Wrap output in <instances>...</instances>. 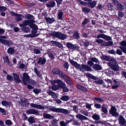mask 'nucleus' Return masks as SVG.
<instances>
[{
  "label": "nucleus",
  "mask_w": 126,
  "mask_h": 126,
  "mask_svg": "<svg viewBox=\"0 0 126 126\" xmlns=\"http://www.w3.org/2000/svg\"><path fill=\"white\" fill-rule=\"evenodd\" d=\"M120 44L122 46L120 47L119 48L123 52L126 53V41H122L121 42Z\"/></svg>",
  "instance_id": "nucleus-6"
},
{
  "label": "nucleus",
  "mask_w": 126,
  "mask_h": 126,
  "mask_svg": "<svg viewBox=\"0 0 126 126\" xmlns=\"http://www.w3.org/2000/svg\"><path fill=\"white\" fill-rule=\"evenodd\" d=\"M30 24V22L29 20H26L21 23L19 24V26L21 27H24Z\"/></svg>",
  "instance_id": "nucleus-19"
},
{
  "label": "nucleus",
  "mask_w": 126,
  "mask_h": 126,
  "mask_svg": "<svg viewBox=\"0 0 126 126\" xmlns=\"http://www.w3.org/2000/svg\"><path fill=\"white\" fill-rule=\"evenodd\" d=\"M29 26L33 29H37L38 27L37 26L34 24H31L29 25Z\"/></svg>",
  "instance_id": "nucleus-42"
},
{
  "label": "nucleus",
  "mask_w": 126,
  "mask_h": 126,
  "mask_svg": "<svg viewBox=\"0 0 126 126\" xmlns=\"http://www.w3.org/2000/svg\"><path fill=\"white\" fill-rule=\"evenodd\" d=\"M3 59L4 63H7V64L9 65L11 64V63L9 60L8 56H6L4 58H3Z\"/></svg>",
  "instance_id": "nucleus-35"
},
{
  "label": "nucleus",
  "mask_w": 126,
  "mask_h": 126,
  "mask_svg": "<svg viewBox=\"0 0 126 126\" xmlns=\"http://www.w3.org/2000/svg\"><path fill=\"white\" fill-rule=\"evenodd\" d=\"M38 35L37 34H28L25 35L24 37H27L33 38L37 36Z\"/></svg>",
  "instance_id": "nucleus-34"
},
{
  "label": "nucleus",
  "mask_w": 126,
  "mask_h": 126,
  "mask_svg": "<svg viewBox=\"0 0 126 126\" xmlns=\"http://www.w3.org/2000/svg\"><path fill=\"white\" fill-rule=\"evenodd\" d=\"M5 123L7 125H10L12 124V123L10 120H8L6 121Z\"/></svg>",
  "instance_id": "nucleus-63"
},
{
  "label": "nucleus",
  "mask_w": 126,
  "mask_h": 126,
  "mask_svg": "<svg viewBox=\"0 0 126 126\" xmlns=\"http://www.w3.org/2000/svg\"><path fill=\"white\" fill-rule=\"evenodd\" d=\"M104 34H100L97 36L96 38H100L104 39Z\"/></svg>",
  "instance_id": "nucleus-62"
},
{
  "label": "nucleus",
  "mask_w": 126,
  "mask_h": 126,
  "mask_svg": "<svg viewBox=\"0 0 126 126\" xmlns=\"http://www.w3.org/2000/svg\"><path fill=\"white\" fill-rule=\"evenodd\" d=\"M94 83L97 84H101L103 83V81L102 80H98L97 81H94Z\"/></svg>",
  "instance_id": "nucleus-54"
},
{
  "label": "nucleus",
  "mask_w": 126,
  "mask_h": 126,
  "mask_svg": "<svg viewBox=\"0 0 126 126\" xmlns=\"http://www.w3.org/2000/svg\"><path fill=\"white\" fill-rule=\"evenodd\" d=\"M13 75L14 76V80L16 82L19 83L21 82V80L18 75L16 73H13Z\"/></svg>",
  "instance_id": "nucleus-17"
},
{
  "label": "nucleus",
  "mask_w": 126,
  "mask_h": 126,
  "mask_svg": "<svg viewBox=\"0 0 126 126\" xmlns=\"http://www.w3.org/2000/svg\"><path fill=\"white\" fill-rule=\"evenodd\" d=\"M72 121V120H70L66 121L65 122L64 121H61L60 122L61 126H66L67 124Z\"/></svg>",
  "instance_id": "nucleus-18"
},
{
  "label": "nucleus",
  "mask_w": 126,
  "mask_h": 126,
  "mask_svg": "<svg viewBox=\"0 0 126 126\" xmlns=\"http://www.w3.org/2000/svg\"><path fill=\"white\" fill-rule=\"evenodd\" d=\"M15 52V51L14 49L11 47L8 48L7 50L8 53L11 54L14 53Z\"/></svg>",
  "instance_id": "nucleus-32"
},
{
  "label": "nucleus",
  "mask_w": 126,
  "mask_h": 126,
  "mask_svg": "<svg viewBox=\"0 0 126 126\" xmlns=\"http://www.w3.org/2000/svg\"><path fill=\"white\" fill-rule=\"evenodd\" d=\"M2 105L7 107V106H9L10 105V103L7 101L4 100H2L1 102Z\"/></svg>",
  "instance_id": "nucleus-25"
},
{
  "label": "nucleus",
  "mask_w": 126,
  "mask_h": 126,
  "mask_svg": "<svg viewBox=\"0 0 126 126\" xmlns=\"http://www.w3.org/2000/svg\"><path fill=\"white\" fill-rule=\"evenodd\" d=\"M81 68L88 71H93V69L90 67L86 64H82Z\"/></svg>",
  "instance_id": "nucleus-12"
},
{
  "label": "nucleus",
  "mask_w": 126,
  "mask_h": 126,
  "mask_svg": "<svg viewBox=\"0 0 126 126\" xmlns=\"http://www.w3.org/2000/svg\"><path fill=\"white\" fill-rule=\"evenodd\" d=\"M52 85H53L51 87V89L55 91L58 90L59 89L58 85H55L54 84Z\"/></svg>",
  "instance_id": "nucleus-41"
},
{
  "label": "nucleus",
  "mask_w": 126,
  "mask_h": 126,
  "mask_svg": "<svg viewBox=\"0 0 126 126\" xmlns=\"http://www.w3.org/2000/svg\"><path fill=\"white\" fill-rule=\"evenodd\" d=\"M92 68L96 70H100L102 68V67L100 65L97 64H94Z\"/></svg>",
  "instance_id": "nucleus-24"
},
{
  "label": "nucleus",
  "mask_w": 126,
  "mask_h": 126,
  "mask_svg": "<svg viewBox=\"0 0 126 126\" xmlns=\"http://www.w3.org/2000/svg\"><path fill=\"white\" fill-rule=\"evenodd\" d=\"M74 36L77 39H79L80 37L79 33L77 31H76L74 33Z\"/></svg>",
  "instance_id": "nucleus-50"
},
{
  "label": "nucleus",
  "mask_w": 126,
  "mask_h": 126,
  "mask_svg": "<svg viewBox=\"0 0 126 126\" xmlns=\"http://www.w3.org/2000/svg\"><path fill=\"white\" fill-rule=\"evenodd\" d=\"M63 89V91L64 92H67L69 91V89L68 88L66 87V85L65 84L62 88Z\"/></svg>",
  "instance_id": "nucleus-55"
},
{
  "label": "nucleus",
  "mask_w": 126,
  "mask_h": 126,
  "mask_svg": "<svg viewBox=\"0 0 126 126\" xmlns=\"http://www.w3.org/2000/svg\"><path fill=\"white\" fill-rule=\"evenodd\" d=\"M47 93L53 98H56L58 97V94L50 90H48L47 92Z\"/></svg>",
  "instance_id": "nucleus-16"
},
{
  "label": "nucleus",
  "mask_w": 126,
  "mask_h": 126,
  "mask_svg": "<svg viewBox=\"0 0 126 126\" xmlns=\"http://www.w3.org/2000/svg\"><path fill=\"white\" fill-rule=\"evenodd\" d=\"M66 82L69 84L71 85L72 84V82L71 80L69 79H67V78L64 79Z\"/></svg>",
  "instance_id": "nucleus-58"
},
{
  "label": "nucleus",
  "mask_w": 126,
  "mask_h": 126,
  "mask_svg": "<svg viewBox=\"0 0 126 126\" xmlns=\"http://www.w3.org/2000/svg\"><path fill=\"white\" fill-rule=\"evenodd\" d=\"M43 115L44 117L46 119H54L55 117L54 116L45 113H44Z\"/></svg>",
  "instance_id": "nucleus-20"
},
{
  "label": "nucleus",
  "mask_w": 126,
  "mask_h": 126,
  "mask_svg": "<svg viewBox=\"0 0 126 126\" xmlns=\"http://www.w3.org/2000/svg\"><path fill=\"white\" fill-rule=\"evenodd\" d=\"M28 82L29 84H31L32 85L35 84L36 83V81L32 79H29L28 81Z\"/></svg>",
  "instance_id": "nucleus-49"
},
{
  "label": "nucleus",
  "mask_w": 126,
  "mask_h": 126,
  "mask_svg": "<svg viewBox=\"0 0 126 126\" xmlns=\"http://www.w3.org/2000/svg\"><path fill=\"white\" fill-rule=\"evenodd\" d=\"M86 76L87 77H89L92 79H93L94 80H96L97 79V78L93 75L91 74L87 73L86 75Z\"/></svg>",
  "instance_id": "nucleus-31"
},
{
  "label": "nucleus",
  "mask_w": 126,
  "mask_h": 126,
  "mask_svg": "<svg viewBox=\"0 0 126 126\" xmlns=\"http://www.w3.org/2000/svg\"><path fill=\"white\" fill-rule=\"evenodd\" d=\"M83 12L86 13L89 12L90 11V9L88 8L85 7L82 8Z\"/></svg>",
  "instance_id": "nucleus-45"
},
{
  "label": "nucleus",
  "mask_w": 126,
  "mask_h": 126,
  "mask_svg": "<svg viewBox=\"0 0 126 126\" xmlns=\"http://www.w3.org/2000/svg\"><path fill=\"white\" fill-rule=\"evenodd\" d=\"M92 118L94 120H98L100 119V116L98 115L94 114L92 115Z\"/></svg>",
  "instance_id": "nucleus-40"
},
{
  "label": "nucleus",
  "mask_w": 126,
  "mask_h": 126,
  "mask_svg": "<svg viewBox=\"0 0 126 126\" xmlns=\"http://www.w3.org/2000/svg\"><path fill=\"white\" fill-rule=\"evenodd\" d=\"M69 97L67 95H64L60 99L62 100L67 101L69 99Z\"/></svg>",
  "instance_id": "nucleus-33"
},
{
  "label": "nucleus",
  "mask_w": 126,
  "mask_h": 126,
  "mask_svg": "<svg viewBox=\"0 0 126 126\" xmlns=\"http://www.w3.org/2000/svg\"><path fill=\"white\" fill-rule=\"evenodd\" d=\"M117 7L119 10H122L124 9V6L121 4H117Z\"/></svg>",
  "instance_id": "nucleus-44"
},
{
  "label": "nucleus",
  "mask_w": 126,
  "mask_h": 126,
  "mask_svg": "<svg viewBox=\"0 0 126 126\" xmlns=\"http://www.w3.org/2000/svg\"><path fill=\"white\" fill-rule=\"evenodd\" d=\"M0 112L5 115L6 114V111L3 108L0 107Z\"/></svg>",
  "instance_id": "nucleus-61"
},
{
  "label": "nucleus",
  "mask_w": 126,
  "mask_h": 126,
  "mask_svg": "<svg viewBox=\"0 0 126 126\" xmlns=\"http://www.w3.org/2000/svg\"><path fill=\"white\" fill-rule=\"evenodd\" d=\"M101 58L102 59L107 61H109L110 59L109 57L107 56H102Z\"/></svg>",
  "instance_id": "nucleus-43"
},
{
  "label": "nucleus",
  "mask_w": 126,
  "mask_h": 126,
  "mask_svg": "<svg viewBox=\"0 0 126 126\" xmlns=\"http://www.w3.org/2000/svg\"><path fill=\"white\" fill-rule=\"evenodd\" d=\"M101 110L102 112L105 114L107 113L108 112V110L107 108L105 107L104 105L102 107Z\"/></svg>",
  "instance_id": "nucleus-37"
},
{
  "label": "nucleus",
  "mask_w": 126,
  "mask_h": 126,
  "mask_svg": "<svg viewBox=\"0 0 126 126\" xmlns=\"http://www.w3.org/2000/svg\"><path fill=\"white\" fill-rule=\"evenodd\" d=\"M57 83L59 88H62L66 84L62 80L60 79L55 80L51 82L52 85Z\"/></svg>",
  "instance_id": "nucleus-4"
},
{
  "label": "nucleus",
  "mask_w": 126,
  "mask_h": 126,
  "mask_svg": "<svg viewBox=\"0 0 126 126\" xmlns=\"http://www.w3.org/2000/svg\"><path fill=\"white\" fill-rule=\"evenodd\" d=\"M67 47L70 49H78L79 47L75 45H73L71 43L68 42L67 43Z\"/></svg>",
  "instance_id": "nucleus-11"
},
{
  "label": "nucleus",
  "mask_w": 126,
  "mask_h": 126,
  "mask_svg": "<svg viewBox=\"0 0 126 126\" xmlns=\"http://www.w3.org/2000/svg\"><path fill=\"white\" fill-rule=\"evenodd\" d=\"M55 5V3L54 1L50 2L47 5L48 7H53Z\"/></svg>",
  "instance_id": "nucleus-28"
},
{
  "label": "nucleus",
  "mask_w": 126,
  "mask_h": 126,
  "mask_svg": "<svg viewBox=\"0 0 126 126\" xmlns=\"http://www.w3.org/2000/svg\"><path fill=\"white\" fill-rule=\"evenodd\" d=\"M124 15L122 13L120 12L118 13V18H122L124 16Z\"/></svg>",
  "instance_id": "nucleus-64"
},
{
  "label": "nucleus",
  "mask_w": 126,
  "mask_h": 126,
  "mask_svg": "<svg viewBox=\"0 0 126 126\" xmlns=\"http://www.w3.org/2000/svg\"><path fill=\"white\" fill-rule=\"evenodd\" d=\"M109 65L110 68L113 70L117 71L119 70V66L116 61L114 59H110L109 63Z\"/></svg>",
  "instance_id": "nucleus-2"
},
{
  "label": "nucleus",
  "mask_w": 126,
  "mask_h": 126,
  "mask_svg": "<svg viewBox=\"0 0 126 126\" xmlns=\"http://www.w3.org/2000/svg\"><path fill=\"white\" fill-rule=\"evenodd\" d=\"M34 71L36 73V74H37V76L39 77H41V75L40 74V73L39 71H38L37 69L36 68H34Z\"/></svg>",
  "instance_id": "nucleus-51"
},
{
  "label": "nucleus",
  "mask_w": 126,
  "mask_h": 126,
  "mask_svg": "<svg viewBox=\"0 0 126 126\" xmlns=\"http://www.w3.org/2000/svg\"><path fill=\"white\" fill-rule=\"evenodd\" d=\"M96 4V2L95 1H93L92 2L88 3V5L89 6L93 8L95 6Z\"/></svg>",
  "instance_id": "nucleus-29"
},
{
  "label": "nucleus",
  "mask_w": 126,
  "mask_h": 126,
  "mask_svg": "<svg viewBox=\"0 0 126 126\" xmlns=\"http://www.w3.org/2000/svg\"><path fill=\"white\" fill-rule=\"evenodd\" d=\"M69 61L70 63L73 65L77 69H79L80 71H81L82 68L80 64H78L76 62L72 60H70Z\"/></svg>",
  "instance_id": "nucleus-9"
},
{
  "label": "nucleus",
  "mask_w": 126,
  "mask_h": 126,
  "mask_svg": "<svg viewBox=\"0 0 126 126\" xmlns=\"http://www.w3.org/2000/svg\"><path fill=\"white\" fill-rule=\"evenodd\" d=\"M46 107L54 112L61 113L64 114H67L70 113L69 110L61 108H56L55 107H54L52 106H48Z\"/></svg>",
  "instance_id": "nucleus-1"
},
{
  "label": "nucleus",
  "mask_w": 126,
  "mask_h": 126,
  "mask_svg": "<svg viewBox=\"0 0 126 126\" xmlns=\"http://www.w3.org/2000/svg\"><path fill=\"white\" fill-rule=\"evenodd\" d=\"M28 114H34L38 115V112L37 110L34 109H30L26 112Z\"/></svg>",
  "instance_id": "nucleus-10"
},
{
  "label": "nucleus",
  "mask_w": 126,
  "mask_h": 126,
  "mask_svg": "<svg viewBox=\"0 0 126 126\" xmlns=\"http://www.w3.org/2000/svg\"><path fill=\"white\" fill-rule=\"evenodd\" d=\"M33 92L36 94H37L39 93L40 92V90L37 89H33Z\"/></svg>",
  "instance_id": "nucleus-56"
},
{
  "label": "nucleus",
  "mask_w": 126,
  "mask_h": 126,
  "mask_svg": "<svg viewBox=\"0 0 126 126\" xmlns=\"http://www.w3.org/2000/svg\"><path fill=\"white\" fill-rule=\"evenodd\" d=\"M28 122L31 123H33L35 122V120L34 118L32 117H30L28 119Z\"/></svg>",
  "instance_id": "nucleus-38"
},
{
  "label": "nucleus",
  "mask_w": 126,
  "mask_h": 126,
  "mask_svg": "<svg viewBox=\"0 0 126 126\" xmlns=\"http://www.w3.org/2000/svg\"><path fill=\"white\" fill-rule=\"evenodd\" d=\"M63 13L62 11H60L59 12L58 14V16L59 19H61L63 17Z\"/></svg>",
  "instance_id": "nucleus-47"
},
{
  "label": "nucleus",
  "mask_w": 126,
  "mask_h": 126,
  "mask_svg": "<svg viewBox=\"0 0 126 126\" xmlns=\"http://www.w3.org/2000/svg\"><path fill=\"white\" fill-rule=\"evenodd\" d=\"M60 71L59 69L57 68H55L52 70V73L53 75H57L59 74Z\"/></svg>",
  "instance_id": "nucleus-27"
},
{
  "label": "nucleus",
  "mask_w": 126,
  "mask_h": 126,
  "mask_svg": "<svg viewBox=\"0 0 126 126\" xmlns=\"http://www.w3.org/2000/svg\"><path fill=\"white\" fill-rule=\"evenodd\" d=\"M31 107L36 108L40 110H44L45 109V107L43 106L40 105H37L34 103H31L30 104Z\"/></svg>",
  "instance_id": "nucleus-8"
},
{
  "label": "nucleus",
  "mask_w": 126,
  "mask_h": 126,
  "mask_svg": "<svg viewBox=\"0 0 126 126\" xmlns=\"http://www.w3.org/2000/svg\"><path fill=\"white\" fill-rule=\"evenodd\" d=\"M58 74L61 77L64 79L67 78V76L65 75L61 70H60Z\"/></svg>",
  "instance_id": "nucleus-30"
},
{
  "label": "nucleus",
  "mask_w": 126,
  "mask_h": 126,
  "mask_svg": "<svg viewBox=\"0 0 126 126\" xmlns=\"http://www.w3.org/2000/svg\"><path fill=\"white\" fill-rule=\"evenodd\" d=\"M109 112L112 115L117 116L119 115L116 112V109L114 106H112Z\"/></svg>",
  "instance_id": "nucleus-7"
},
{
  "label": "nucleus",
  "mask_w": 126,
  "mask_h": 126,
  "mask_svg": "<svg viewBox=\"0 0 126 126\" xmlns=\"http://www.w3.org/2000/svg\"><path fill=\"white\" fill-rule=\"evenodd\" d=\"M119 123L120 125L125 126L126 125V121L122 115H120L118 118Z\"/></svg>",
  "instance_id": "nucleus-5"
},
{
  "label": "nucleus",
  "mask_w": 126,
  "mask_h": 126,
  "mask_svg": "<svg viewBox=\"0 0 126 126\" xmlns=\"http://www.w3.org/2000/svg\"><path fill=\"white\" fill-rule=\"evenodd\" d=\"M76 117L81 120H87L88 119V118L86 116L81 114H79L76 115Z\"/></svg>",
  "instance_id": "nucleus-14"
},
{
  "label": "nucleus",
  "mask_w": 126,
  "mask_h": 126,
  "mask_svg": "<svg viewBox=\"0 0 126 126\" xmlns=\"http://www.w3.org/2000/svg\"><path fill=\"white\" fill-rule=\"evenodd\" d=\"M0 42L2 44H5L8 45H13L12 43L10 41L3 39L0 38Z\"/></svg>",
  "instance_id": "nucleus-13"
},
{
  "label": "nucleus",
  "mask_w": 126,
  "mask_h": 126,
  "mask_svg": "<svg viewBox=\"0 0 126 126\" xmlns=\"http://www.w3.org/2000/svg\"><path fill=\"white\" fill-rule=\"evenodd\" d=\"M33 51L34 53L36 54H40L41 53V51L40 50L37 49H34Z\"/></svg>",
  "instance_id": "nucleus-60"
},
{
  "label": "nucleus",
  "mask_w": 126,
  "mask_h": 126,
  "mask_svg": "<svg viewBox=\"0 0 126 126\" xmlns=\"http://www.w3.org/2000/svg\"><path fill=\"white\" fill-rule=\"evenodd\" d=\"M96 42L100 44L103 43L104 42V40L101 39H97L96 40Z\"/></svg>",
  "instance_id": "nucleus-53"
},
{
  "label": "nucleus",
  "mask_w": 126,
  "mask_h": 126,
  "mask_svg": "<svg viewBox=\"0 0 126 126\" xmlns=\"http://www.w3.org/2000/svg\"><path fill=\"white\" fill-rule=\"evenodd\" d=\"M104 39H105L107 41L111 40H112L111 37L105 34H104Z\"/></svg>",
  "instance_id": "nucleus-48"
},
{
  "label": "nucleus",
  "mask_w": 126,
  "mask_h": 126,
  "mask_svg": "<svg viewBox=\"0 0 126 126\" xmlns=\"http://www.w3.org/2000/svg\"><path fill=\"white\" fill-rule=\"evenodd\" d=\"M23 17L22 15L18 14L16 17H15V18L16 21H19L21 20L22 19V17Z\"/></svg>",
  "instance_id": "nucleus-36"
},
{
  "label": "nucleus",
  "mask_w": 126,
  "mask_h": 126,
  "mask_svg": "<svg viewBox=\"0 0 126 126\" xmlns=\"http://www.w3.org/2000/svg\"><path fill=\"white\" fill-rule=\"evenodd\" d=\"M50 35L54 37H57L62 40H64L66 37V36L62 33L54 32L50 33Z\"/></svg>",
  "instance_id": "nucleus-3"
},
{
  "label": "nucleus",
  "mask_w": 126,
  "mask_h": 126,
  "mask_svg": "<svg viewBox=\"0 0 126 126\" xmlns=\"http://www.w3.org/2000/svg\"><path fill=\"white\" fill-rule=\"evenodd\" d=\"M21 29L22 31L25 32H27L30 31V29L28 27L22 28Z\"/></svg>",
  "instance_id": "nucleus-39"
},
{
  "label": "nucleus",
  "mask_w": 126,
  "mask_h": 126,
  "mask_svg": "<svg viewBox=\"0 0 126 126\" xmlns=\"http://www.w3.org/2000/svg\"><path fill=\"white\" fill-rule=\"evenodd\" d=\"M46 59L44 58H40L38 60L37 63L39 64L43 65L46 62Z\"/></svg>",
  "instance_id": "nucleus-15"
},
{
  "label": "nucleus",
  "mask_w": 126,
  "mask_h": 126,
  "mask_svg": "<svg viewBox=\"0 0 126 126\" xmlns=\"http://www.w3.org/2000/svg\"><path fill=\"white\" fill-rule=\"evenodd\" d=\"M77 87L80 90L84 92H86L87 91V90L86 88L78 84L77 85Z\"/></svg>",
  "instance_id": "nucleus-26"
},
{
  "label": "nucleus",
  "mask_w": 126,
  "mask_h": 126,
  "mask_svg": "<svg viewBox=\"0 0 126 126\" xmlns=\"http://www.w3.org/2000/svg\"><path fill=\"white\" fill-rule=\"evenodd\" d=\"M7 79L8 80H12L13 79V76H12L8 75L7 76Z\"/></svg>",
  "instance_id": "nucleus-59"
},
{
  "label": "nucleus",
  "mask_w": 126,
  "mask_h": 126,
  "mask_svg": "<svg viewBox=\"0 0 126 126\" xmlns=\"http://www.w3.org/2000/svg\"><path fill=\"white\" fill-rule=\"evenodd\" d=\"M46 20L47 22L50 24L52 23L55 21V19L53 17H47L46 18Z\"/></svg>",
  "instance_id": "nucleus-23"
},
{
  "label": "nucleus",
  "mask_w": 126,
  "mask_h": 126,
  "mask_svg": "<svg viewBox=\"0 0 126 126\" xmlns=\"http://www.w3.org/2000/svg\"><path fill=\"white\" fill-rule=\"evenodd\" d=\"M80 112L81 114H82L86 116H88V113L83 110H81L80 111Z\"/></svg>",
  "instance_id": "nucleus-46"
},
{
  "label": "nucleus",
  "mask_w": 126,
  "mask_h": 126,
  "mask_svg": "<svg viewBox=\"0 0 126 126\" xmlns=\"http://www.w3.org/2000/svg\"><path fill=\"white\" fill-rule=\"evenodd\" d=\"M6 10V8L5 7L2 6L0 7V12L5 11Z\"/></svg>",
  "instance_id": "nucleus-57"
},
{
  "label": "nucleus",
  "mask_w": 126,
  "mask_h": 126,
  "mask_svg": "<svg viewBox=\"0 0 126 126\" xmlns=\"http://www.w3.org/2000/svg\"><path fill=\"white\" fill-rule=\"evenodd\" d=\"M51 43L57 47H63V45L60 43L57 42L56 41H51Z\"/></svg>",
  "instance_id": "nucleus-22"
},
{
  "label": "nucleus",
  "mask_w": 126,
  "mask_h": 126,
  "mask_svg": "<svg viewBox=\"0 0 126 126\" xmlns=\"http://www.w3.org/2000/svg\"><path fill=\"white\" fill-rule=\"evenodd\" d=\"M23 81H28L29 79V77L26 73H24L23 74V77L22 78Z\"/></svg>",
  "instance_id": "nucleus-21"
},
{
  "label": "nucleus",
  "mask_w": 126,
  "mask_h": 126,
  "mask_svg": "<svg viewBox=\"0 0 126 126\" xmlns=\"http://www.w3.org/2000/svg\"><path fill=\"white\" fill-rule=\"evenodd\" d=\"M90 60L93 62L96 63H98L99 62L98 60L97 59L95 58L92 57L90 59Z\"/></svg>",
  "instance_id": "nucleus-52"
}]
</instances>
